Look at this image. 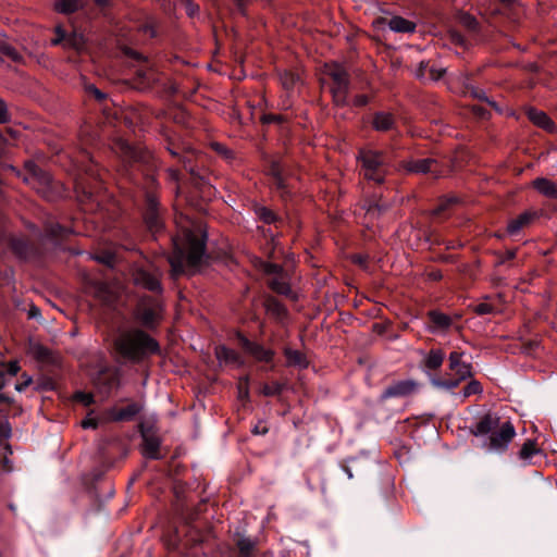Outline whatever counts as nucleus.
<instances>
[{"instance_id": "obj_1", "label": "nucleus", "mask_w": 557, "mask_h": 557, "mask_svg": "<svg viewBox=\"0 0 557 557\" xmlns=\"http://www.w3.org/2000/svg\"><path fill=\"white\" fill-rule=\"evenodd\" d=\"M116 354L125 361L141 363L152 355L160 354L159 343L138 327L123 330L114 339Z\"/></svg>"}, {"instance_id": "obj_2", "label": "nucleus", "mask_w": 557, "mask_h": 557, "mask_svg": "<svg viewBox=\"0 0 557 557\" xmlns=\"http://www.w3.org/2000/svg\"><path fill=\"white\" fill-rule=\"evenodd\" d=\"M206 252V235H198L191 230L183 231V244L174 240V251L168 260L172 269V276L176 277L185 272V267L191 270L198 268Z\"/></svg>"}, {"instance_id": "obj_3", "label": "nucleus", "mask_w": 557, "mask_h": 557, "mask_svg": "<svg viewBox=\"0 0 557 557\" xmlns=\"http://www.w3.org/2000/svg\"><path fill=\"white\" fill-rule=\"evenodd\" d=\"M465 355V351L453 350L448 356V368L454 372V376H430L431 385L437 389L454 392L461 382L472 377L473 367L471 362L463 360Z\"/></svg>"}, {"instance_id": "obj_4", "label": "nucleus", "mask_w": 557, "mask_h": 557, "mask_svg": "<svg viewBox=\"0 0 557 557\" xmlns=\"http://www.w3.org/2000/svg\"><path fill=\"white\" fill-rule=\"evenodd\" d=\"M358 159L361 161L363 175L367 180L373 181L377 184H382L384 182L385 157L382 152L371 149H361L359 151Z\"/></svg>"}, {"instance_id": "obj_5", "label": "nucleus", "mask_w": 557, "mask_h": 557, "mask_svg": "<svg viewBox=\"0 0 557 557\" xmlns=\"http://www.w3.org/2000/svg\"><path fill=\"white\" fill-rule=\"evenodd\" d=\"M326 74L332 81L330 90L334 103L336 106H345L347 103L350 85L349 74L339 64H332L327 66Z\"/></svg>"}, {"instance_id": "obj_6", "label": "nucleus", "mask_w": 557, "mask_h": 557, "mask_svg": "<svg viewBox=\"0 0 557 557\" xmlns=\"http://www.w3.org/2000/svg\"><path fill=\"white\" fill-rule=\"evenodd\" d=\"M162 305L157 298H143L138 304L135 318L147 329L156 327L162 319Z\"/></svg>"}, {"instance_id": "obj_7", "label": "nucleus", "mask_w": 557, "mask_h": 557, "mask_svg": "<svg viewBox=\"0 0 557 557\" xmlns=\"http://www.w3.org/2000/svg\"><path fill=\"white\" fill-rule=\"evenodd\" d=\"M516 435V430L510 421L504 422L498 431H494L483 447L490 453L503 454Z\"/></svg>"}, {"instance_id": "obj_8", "label": "nucleus", "mask_w": 557, "mask_h": 557, "mask_svg": "<svg viewBox=\"0 0 557 557\" xmlns=\"http://www.w3.org/2000/svg\"><path fill=\"white\" fill-rule=\"evenodd\" d=\"M401 168L409 174H432L435 177H440L443 174L438 161L434 158H410L401 162Z\"/></svg>"}, {"instance_id": "obj_9", "label": "nucleus", "mask_w": 557, "mask_h": 557, "mask_svg": "<svg viewBox=\"0 0 557 557\" xmlns=\"http://www.w3.org/2000/svg\"><path fill=\"white\" fill-rule=\"evenodd\" d=\"M143 438V455L148 459H160L159 449L161 440L157 434V430L152 424L141 423L139 426Z\"/></svg>"}, {"instance_id": "obj_10", "label": "nucleus", "mask_w": 557, "mask_h": 557, "mask_svg": "<svg viewBox=\"0 0 557 557\" xmlns=\"http://www.w3.org/2000/svg\"><path fill=\"white\" fill-rule=\"evenodd\" d=\"M144 220L150 232L157 233L162 228L160 203L156 194L147 193L145 198Z\"/></svg>"}, {"instance_id": "obj_11", "label": "nucleus", "mask_w": 557, "mask_h": 557, "mask_svg": "<svg viewBox=\"0 0 557 557\" xmlns=\"http://www.w3.org/2000/svg\"><path fill=\"white\" fill-rule=\"evenodd\" d=\"M160 276V273L150 272L143 268H137L133 272V281L135 285L157 294H162L163 290Z\"/></svg>"}, {"instance_id": "obj_12", "label": "nucleus", "mask_w": 557, "mask_h": 557, "mask_svg": "<svg viewBox=\"0 0 557 557\" xmlns=\"http://www.w3.org/2000/svg\"><path fill=\"white\" fill-rule=\"evenodd\" d=\"M500 423V418L495 412H486L479 417L478 421L470 428V433L476 437L491 435Z\"/></svg>"}, {"instance_id": "obj_13", "label": "nucleus", "mask_w": 557, "mask_h": 557, "mask_svg": "<svg viewBox=\"0 0 557 557\" xmlns=\"http://www.w3.org/2000/svg\"><path fill=\"white\" fill-rule=\"evenodd\" d=\"M237 338L239 341L240 346L248 352L251 357H253L257 361L270 362L274 357V351L272 349L265 348L259 343L249 341L246 336L238 333Z\"/></svg>"}, {"instance_id": "obj_14", "label": "nucleus", "mask_w": 557, "mask_h": 557, "mask_svg": "<svg viewBox=\"0 0 557 557\" xmlns=\"http://www.w3.org/2000/svg\"><path fill=\"white\" fill-rule=\"evenodd\" d=\"M417 388V383L412 380L397 381L387 386L381 394L380 400L389 398L406 397L411 395Z\"/></svg>"}, {"instance_id": "obj_15", "label": "nucleus", "mask_w": 557, "mask_h": 557, "mask_svg": "<svg viewBox=\"0 0 557 557\" xmlns=\"http://www.w3.org/2000/svg\"><path fill=\"white\" fill-rule=\"evenodd\" d=\"M420 355L422 356L421 366L428 373L431 371H437L445 360V352L441 348H432L428 352L421 350Z\"/></svg>"}, {"instance_id": "obj_16", "label": "nucleus", "mask_w": 557, "mask_h": 557, "mask_svg": "<svg viewBox=\"0 0 557 557\" xmlns=\"http://www.w3.org/2000/svg\"><path fill=\"white\" fill-rule=\"evenodd\" d=\"M379 24H387L391 30L395 33L411 34L416 30V23L403 16H393L388 21L384 17L377 20Z\"/></svg>"}, {"instance_id": "obj_17", "label": "nucleus", "mask_w": 557, "mask_h": 557, "mask_svg": "<svg viewBox=\"0 0 557 557\" xmlns=\"http://www.w3.org/2000/svg\"><path fill=\"white\" fill-rule=\"evenodd\" d=\"M528 119L536 126L543 128L548 133H554L556 131V125L552 121V119L542 110H537L535 108H529L527 110Z\"/></svg>"}, {"instance_id": "obj_18", "label": "nucleus", "mask_w": 557, "mask_h": 557, "mask_svg": "<svg viewBox=\"0 0 557 557\" xmlns=\"http://www.w3.org/2000/svg\"><path fill=\"white\" fill-rule=\"evenodd\" d=\"M215 357L221 363L233 364L236 367H242L244 364L242 356L234 349L226 346L216 347Z\"/></svg>"}, {"instance_id": "obj_19", "label": "nucleus", "mask_w": 557, "mask_h": 557, "mask_svg": "<svg viewBox=\"0 0 557 557\" xmlns=\"http://www.w3.org/2000/svg\"><path fill=\"white\" fill-rule=\"evenodd\" d=\"M532 187L542 196L557 199V184L546 177H537L532 182Z\"/></svg>"}, {"instance_id": "obj_20", "label": "nucleus", "mask_w": 557, "mask_h": 557, "mask_svg": "<svg viewBox=\"0 0 557 557\" xmlns=\"http://www.w3.org/2000/svg\"><path fill=\"white\" fill-rule=\"evenodd\" d=\"M428 317L432 323V332L447 331L453 324V320L448 314H445L437 310L430 311L428 313Z\"/></svg>"}, {"instance_id": "obj_21", "label": "nucleus", "mask_w": 557, "mask_h": 557, "mask_svg": "<svg viewBox=\"0 0 557 557\" xmlns=\"http://www.w3.org/2000/svg\"><path fill=\"white\" fill-rule=\"evenodd\" d=\"M535 218V213L525 211L517 218L510 220L507 224V232L510 235L518 234L523 227L528 226Z\"/></svg>"}, {"instance_id": "obj_22", "label": "nucleus", "mask_w": 557, "mask_h": 557, "mask_svg": "<svg viewBox=\"0 0 557 557\" xmlns=\"http://www.w3.org/2000/svg\"><path fill=\"white\" fill-rule=\"evenodd\" d=\"M284 356L288 367H295L299 369H306L309 366V361L304 352L297 349L285 348Z\"/></svg>"}, {"instance_id": "obj_23", "label": "nucleus", "mask_w": 557, "mask_h": 557, "mask_svg": "<svg viewBox=\"0 0 557 557\" xmlns=\"http://www.w3.org/2000/svg\"><path fill=\"white\" fill-rule=\"evenodd\" d=\"M264 306H265L267 312L269 314H271L272 317H274L275 319L283 321L284 319L287 318L288 312H287L286 307L281 301H278L276 298H274V297L267 298Z\"/></svg>"}, {"instance_id": "obj_24", "label": "nucleus", "mask_w": 557, "mask_h": 557, "mask_svg": "<svg viewBox=\"0 0 557 557\" xmlns=\"http://www.w3.org/2000/svg\"><path fill=\"white\" fill-rule=\"evenodd\" d=\"M26 168L29 171V176L24 177L26 183L33 184L35 181H38L44 185H49L51 183L50 175L42 171L35 163H29L26 165Z\"/></svg>"}, {"instance_id": "obj_25", "label": "nucleus", "mask_w": 557, "mask_h": 557, "mask_svg": "<svg viewBox=\"0 0 557 557\" xmlns=\"http://www.w3.org/2000/svg\"><path fill=\"white\" fill-rule=\"evenodd\" d=\"M395 120L391 113L377 112L373 117V128L377 132H387L394 127Z\"/></svg>"}, {"instance_id": "obj_26", "label": "nucleus", "mask_w": 557, "mask_h": 557, "mask_svg": "<svg viewBox=\"0 0 557 557\" xmlns=\"http://www.w3.org/2000/svg\"><path fill=\"white\" fill-rule=\"evenodd\" d=\"M140 410H141V407L134 403L124 408L116 410L113 413L112 419L114 421H129L135 416H137L140 412Z\"/></svg>"}, {"instance_id": "obj_27", "label": "nucleus", "mask_w": 557, "mask_h": 557, "mask_svg": "<svg viewBox=\"0 0 557 557\" xmlns=\"http://www.w3.org/2000/svg\"><path fill=\"white\" fill-rule=\"evenodd\" d=\"M270 174L272 176L271 185L277 190L282 191V196L286 194V184L285 180L282 176V168L280 163L273 162L270 168Z\"/></svg>"}, {"instance_id": "obj_28", "label": "nucleus", "mask_w": 557, "mask_h": 557, "mask_svg": "<svg viewBox=\"0 0 557 557\" xmlns=\"http://www.w3.org/2000/svg\"><path fill=\"white\" fill-rule=\"evenodd\" d=\"M462 79H463V84L466 87V94H469L471 97L476 98L479 100L485 101L491 107L495 108L496 110H499L497 107V103L495 101L491 100L490 98H487V96L485 95V91L483 89H480L470 84H467L466 83L468 81L467 76H465Z\"/></svg>"}, {"instance_id": "obj_29", "label": "nucleus", "mask_w": 557, "mask_h": 557, "mask_svg": "<svg viewBox=\"0 0 557 557\" xmlns=\"http://www.w3.org/2000/svg\"><path fill=\"white\" fill-rule=\"evenodd\" d=\"M82 8L79 0H59L54 3L57 12L62 14H71L78 11Z\"/></svg>"}, {"instance_id": "obj_30", "label": "nucleus", "mask_w": 557, "mask_h": 557, "mask_svg": "<svg viewBox=\"0 0 557 557\" xmlns=\"http://www.w3.org/2000/svg\"><path fill=\"white\" fill-rule=\"evenodd\" d=\"M270 288L281 295L288 296L292 293L289 283L282 276H275L269 282Z\"/></svg>"}, {"instance_id": "obj_31", "label": "nucleus", "mask_w": 557, "mask_h": 557, "mask_svg": "<svg viewBox=\"0 0 557 557\" xmlns=\"http://www.w3.org/2000/svg\"><path fill=\"white\" fill-rule=\"evenodd\" d=\"M11 248L20 258L24 259H26L30 252L29 244L22 237H13L11 239Z\"/></svg>"}, {"instance_id": "obj_32", "label": "nucleus", "mask_w": 557, "mask_h": 557, "mask_svg": "<svg viewBox=\"0 0 557 557\" xmlns=\"http://www.w3.org/2000/svg\"><path fill=\"white\" fill-rule=\"evenodd\" d=\"M236 545L242 557H250L257 547V541L243 536L237 541Z\"/></svg>"}, {"instance_id": "obj_33", "label": "nucleus", "mask_w": 557, "mask_h": 557, "mask_svg": "<svg viewBox=\"0 0 557 557\" xmlns=\"http://www.w3.org/2000/svg\"><path fill=\"white\" fill-rule=\"evenodd\" d=\"M96 297L106 305H112L115 301V294L106 283H100L96 286Z\"/></svg>"}, {"instance_id": "obj_34", "label": "nucleus", "mask_w": 557, "mask_h": 557, "mask_svg": "<svg viewBox=\"0 0 557 557\" xmlns=\"http://www.w3.org/2000/svg\"><path fill=\"white\" fill-rule=\"evenodd\" d=\"M540 451L536 443L532 440H528L522 444L519 450V458L523 461H530V459Z\"/></svg>"}, {"instance_id": "obj_35", "label": "nucleus", "mask_w": 557, "mask_h": 557, "mask_svg": "<svg viewBox=\"0 0 557 557\" xmlns=\"http://www.w3.org/2000/svg\"><path fill=\"white\" fill-rule=\"evenodd\" d=\"M32 350H33L35 358L39 361H45V362H53L54 361V356H53L52 350H50L48 347H46L44 345H34Z\"/></svg>"}, {"instance_id": "obj_36", "label": "nucleus", "mask_w": 557, "mask_h": 557, "mask_svg": "<svg viewBox=\"0 0 557 557\" xmlns=\"http://www.w3.org/2000/svg\"><path fill=\"white\" fill-rule=\"evenodd\" d=\"M195 149L191 148L189 145L188 146H184V153L182 154L181 159L178 162H181L183 164V166L190 173V174H195V170L193 168V161H194V158H195Z\"/></svg>"}, {"instance_id": "obj_37", "label": "nucleus", "mask_w": 557, "mask_h": 557, "mask_svg": "<svg viewBox=\"0 0 557 557\" xmlns=\"http://www.w3.org/2000/svg\"><path fill=\"white\" fill-rule=\"evenodd\" d=\"M483 393L482 384L478 380H471L468 384L462 388L460 396L462 399H466L472 395H480Z\"/></svg>"}, {"instance_id": "obj_38", "label": "nucleus", "mask_w": 557, "mask_h": 557, "mask_svg": "<svg viewBox=\"0 0 557 557\" xmlns=\"http://www.w3.org/2000/svg\"><path fill=\"white\" fill-rule=\"evenodd\" d=\"M456 202H457L456 197L442 198V199H440L437 206L433 209L432 214L441 215L443 212L448 210Z\"/></svg>"}, {"instance_id": "obj_39", "label": "nucleus", "mask_w": 557, "mask_h": 557, "mask_svg": "<svg viewBox=\"0 0 557 557\" xmlns=\"http://www.w3.org/2000/svg\"><path fill=\"white\" fill-rule=\"evenodd\" d=\"M0 52L14 62L22 60V55L17 52V50L7 42H0Z\"/></svg>"}, {"instance_id": "obj_40", "label": "nucleus", "mask_w": 557, "mask_h": 557, "mask_svg": "<svg viewBox=\"0 0 557 557\" xmlns=\"http://www.w3.org/2000/svg\"><path fill=\"white\" fill-rule=\"evenodd\" d=\"M284 388V385L278 382H273L271 384H264L261 388V393L264 396H275L280 395Z\"/></svg>"}, {"instance_id": "obj_41", "label": "nucleus", "mask_w": 557, "mask_h": 557, "mask_svg": "<svg viewBox=\"0 0 557 557\" xmlns=\"http://www.w3.org/2000/svg\"><path fill=\"white\" fill-rule=\"evenodd\" d=\"M280 79L282 82V85L285 89H293L296 82L298 81V77L290 73V72H284L280 75Z\"/></svg>"}, {"instance_id": "obj_42", "label": "nucleus", "mask_w": 557, "mask_h": 557, "mask_svg": "<svg viewBox=\"0 0 557 557\" xmlns=\"http://www.w3.org/2000/svg\"><path fill=\"white\" fill-rule=\"evenodd\" d=\"M472 310L478 315L495 313V308L491 304H487V302H480L478 305H474L472 307Z\"/></svg>"}, {"instance_id": "obj_43", "label": "nucleus", "mask_w": 557, "mask_h": 557, "mask_svg": "<svg viewBox=\"0 0 557 557\" xmlns=\"http://www.w3.org/2000/svg\"><path fill=\"white\" fill-rule=\"evenodd\" d=\"M20 370V367L16 361H11L9 363H1L0 364V376H2L4 373H8L10 375H15Z\"/></svg>"}, {"instance_id": "obj_44", "label": "nucleus", "mask_w": 557, "mask_h": 557, "mask_svg": "<svg viewBox=\"0 0 557 557\" xmlns=\"http://www.w3.org/2000/svg\"><path fill=\"white\" fill-rule=\"evenodd\" d=\"M94 259L102 264L108 265V267H113L115 257L112 252L107 251V252H101L99 255H96L94 257Z\"/></svg>"}, {"instance_id": "obj_45", "label": "nucleus", "mask_w": 557, "mask_h": 557, "mask_svg": "<svg viewBox=\"0 0 557 557\" xmlns=\"http://www.w3.org/2000/svg\"><path fill=\"white\" fill-rule=\"evenodd\" d=\"M258 215L267 224L274 223L276 220L275 214L268 208H260L258 210Z\"/></svg>"}, {"instance_id": "obj_46", "label": "nucleus", "mask_w": 557, "mask_h": 557, "mask_svg": "<svg viewBox=\"0 0 557 557\" xmlns=\"http://www.w3.org/2000/svg\"><path fill=\"white\" fill-rule=\"evenodd\" d=\"M47 232L52 237H59V236H63V235L71 233V230L61 226L59 223H55V224L51 225L47 230Z\"/></svg>"}, {"instance_id": "obj_47", "label": "nucleus", "mask_w": 557, "mask_h": 557, "mask_svg": "<svg viewBox=\"0 0 557 557\" xmlns=\"http://www.w3.org/2000/svg\"><path fill=\"white\" fill-rule=\"evenodd\" d=\"M99 424V420L94 416V412H89L87 417L81 422L84 429H96Z\"/></svg>"}, {"instance_id": "obj_48", "label": "nucleus", "mask_w": 557, "mask_h": 557, "mask_svg": "<svg viewBox=\"0 0 557 557\" xmlns=\"http://www.w3.org/2000/svg\"><path fill=\"white\" fill-rule=\"evenodd\" d=\"M263 271L267 274H275L276 276L282 275L283 268L280 264L265 262L263 264Z\"/></svg>"}, {"instance_id": "obj_49", "label": "nucleus", "mask_w": 557, "mask_h": 557, "mask_svg": "<svg viewBox=\"0 0 557 557\" xmlns=\"http://www.w3.org/2000/svg\"><path fill=\"white\" fill-rule=\"evenodd\" d=\"M284 121V116L282 114H263L261 116V122L263 124H271V123H282Z\"/></svg>"}, {"instance_id": "obj_50", "label": "nucleus", "mask_w": 557, "mask_h": 557, "mask_svg": "<svg viewBox=\"0 0 557 557\" xmlns=\"http://www.w3.org/2000/svg\"><path fill=\"white\" fill-rule=\"evenodd\" d=\"M67 46L74 47L76 49H79L83 46V36L77 35L76 33L72 34L66 38Z\"/></svg>"}, {"instance_id": "obj_51", "label": "nucleus", "mask_w": 557, "mask_h": 557, "mask_svg": "<svg viewBox=\"0 0 557 557\" xmlns=\"http://www.w3.org/2000/svg\"><path fill=\"white\" fill-rule=\"evenodd\" d=\"M74 398L84 404L85 406L94 404V396L90 393L77 392Z\"/></svg>"}, {"instance_id": "obj_52", "label": "nucleus", "mask_w": 557, "mask_h": 557, "mask_svg": "<svg viewBox=\"0 0 557 557\" xmlns=\"http://www.w3.org/2000/svg\"><path fill=\"white\" fill-rule=\"evenodd\" d=\"M184 146L185 145L176 146L174 144H171L168 146L166 149L173 158H176L180 161L182 154L184 153Z\"/></svg>"}, {"instance_id": "obj_53", "label": "nucleus", "mask_w": 557, "mask_h": 557, "mask_svg": "<svg viewBox=\"0 0 557 557\" xmlns=\"http://www.w3.org/2000/svg\"><path fill=\"white\" fill-rule=\"evenodd\" d=\"M461 22L463 25H466L470 29H475L478 26V21L475 17H473L470 14H466L461 17Z\"/></svg>"}, {"instance_id": "obj_54", "label": "nucleus", "mask_w": 557, "mask_h": 557, "mask_svg": "<svg viewBox=\"0 0 557 557\" xmlns=\"http://www.w3.org/2000/svg\"><path fill=\"white\" fill-rule=\"evenodd\" d=\"M11 436L10 423L4 420L0 421V438H9Z\"/></svg>"}, {"instance_id": "obj_55", "label": "nucleus", "mask_w": 557, "mask_h": 557, "mask_svg": "<svg viewBox=\"0 0 557 557\" xmlns=\"http://www.w3.org/2000/svg\"><path fill=\"white\" fill-rule=\"evenodd\" d=\"M351 261L356 264H358L359 267L363 268V269H367V265H368V256L366 255H354L351 256Z\"/></svg>"}, {"instance_id": "obj_56", "label": "nucleus", "mask_w": 557, "mask_h": 557, "mask_svg": "<svg viewBox=\"0 0 557 557\" xmlns=\"http://www.w3.org/2000/svg\"><path fill=\"white\" fill-rule=\"evenodd\" d=\"M10 115L8 112L7 104L3 100H0V124L9 122Z\"/></svg>"}, {"instance_id": "obj_57", "label": "nucleus", "mask_w": 557, "mask_h": 557, "mask_svg": "<svg viewBox=\"0 0 557 557\" xmlns=\"http://www.w3.org/2000/svg\"><path fill=\"white\" fill-rule=\"evenodd\" d=\"M515 257H516V250H513V249H508V250H506L504 253H500V255L498 256V258H499V259H498V262H497V263H498V264H503V263H505L506 261L513 259Z\"/></svg>"}, {"instance_id": "obj_58", "label": "nucleus", "mask_w": 557, "mask_h": 557, "mask_svg": "<svg viewBox=\"0 0 557 557\" xmlns=\"http://www.w3.org/2000/svg\"><path fill=\"white\" fill-rule=\"evenodd\" d=\"M185 9H186V13L189 16H194L199 11L198 4L194 3L191 0H186Z\"/></svg>"}, {"instance_id": "obj_59", "label": "nucleus", "mask_w": 557, "mask_h": 557, "mask_svg": "<svg viewBox=\"0 0 557 557\" xmlns=\"http://www.w3.org/2000/svg\"><path fill=\"white\" fill-rule=\"evenodd\" d=\"M0 467L2 470L7 473L11 472L13 470L12 462L9 458H4L3 460H0Z\"/></svg>"}, {"instance_id": "obj_60", "label": "nucleus", "mask_w": 557, "mask_h": 557, "mask_svg": "<svg viewBox=\"0 0 557 557\" xmlns=\"http://www.w3.org/2000/svg\"><path fill=\"white\" fill-rule=\"evenodd\" d=\"M368 103V97L366 95H358L354 98V104L356 107H362Z\"/></svg>"}, {"instance_id": "obj_61", "label": "nucleus", "mask_w": 557, "mask_h": 557, "mask_svg": "<svg viewBox=\"0 0 557 557\" xmlns=\"http://www.w3.org/2000/svg\"><path fill=\"white\" fill-rule=\"evenodd\" d=\"M450 37H451V41L455 45H459V46H463L465 45V38L459 33L453 32L450 34Z\"/></svg>"}, {"instance_id": "obj_62", "label": "nucleus", "mask_w": 557, "mask_h": 557, "mask_svg": "<svg viewBox=\"0 0 557 557\" xmlns=\"http://www.w3.org/2000/svg\"><path fill=\"white\" fill-rule=\"evenodd\" d=\"M57 35L58 37L52 40V45H58L61 41L66 42L67 37H65V33L60 27L57 28Z\"/></svg>"}, {"instance_id": "obj_63", "label": "nucleus", "mask_w": 557, "mask_h": 557, "mask_svg": "<svg viewBox=\"0 0 557 557\" xmlns=\"http://www.w3.org/2000/svg\"><path fill=\"white\" fill-rule=\"evenodd\" d=\"M166 173H168L169 177L172 181L178 182V180H180V172H178V170L170 168V169L166 170Z\"/></svg>"}, {"instance_id": "obj_64", "label": "nucleus", "mask_w": 557, "mask_h": 557, "mask_svg": "<svg viewBox=\"0 0 557 557\" xmlns=\"http://www.w3.org/2000/svg\"><path fill=\"white\" fill-rule=\"evenodd\" d=\"M88 90L95 95V97L99 100H102L106 98V95L101 92L97 87L90 86L88 87Z\"/></svg>"}]
</instances>
